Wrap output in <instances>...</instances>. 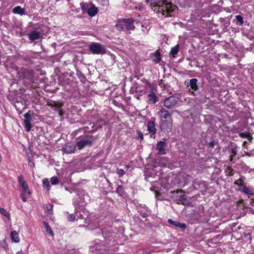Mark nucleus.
<instances>
[{
  "label": "nucleus",
  "mask_w": 254,
  "mask_h": 254,
  "mask_svg": "<svg viewBox=\"0 0 254 254\" xmlns=\"http://www.w3.org/2000/svg\"><path fill=\"white\" fill-rule=\"evenodd\" d=\"M93 140L84 138L82 139L78 140L76 143V147L78 150H81L85 147H90L92 145Z\"/></svg>",
  "instance_id": "0eeeda50"
},
{
  "label": "nucleus",
  "mask_w": 254,
  "mask_h": 254,
  "mask_svg": "<svg viewBox=\"0 0 254 254\" xmlns=\"http://www.w3.org/2000/svg\"><path fill=\"white\" fill-rule=\"evenodd\" d=\"M180 100L175 96H171L164 100L163 105L165 107L169 109L176 108L179 106Z\"/></svg>",
  "instance_id": "39448f33"
},
{
  "label": "nucleus",
  "mask_w": 254,
  "mask_h": 254,
  "mask_svg": "<svg viewBox=\"0 0 254 254\" xmlns=\"http://www.w3.org/2000/svg\"><path fill=\"white\" fill-rule=\"evenodd\" d=\"M137 132L139 137L141 139H142L143 136L142 133L139 130L137 131Z\"/></svg>",
  "instance_id": "a19ab883"
},
{
  "label": "nucleus",
  "mask_w": 254,
  "mask_h": 254,
  "mask_svg": "<svg viewBox=\"0 0 254 254\" xmlns=\"http://www.w3.org/2000/svg\"><path fill=\"white\" fill-rule=\"evenodd\" d=\"M160 128L168 132L171 131L172 128V120H161Z\"/></svg>",
  "instance_id": "6e6552de"
},
{
  "label": "nucleus",
  "mask_w": 254,
  "mask_h": 254,
  "mask_svg": "<svg viewBox=\"0 0 254 254\" xmlns=\"http://www.w3.org/2000/svg\"><path fill=\"white\" fill-rule=\"evenodd\" d=\"M116 173L119 178L122 177L125 174L124 170L122 169H117Z\"/></svg>",
  "instance_id": "7c9ffc66"
},
{
  "label": "nucleus",
  "mask_w": 254,
  "mask_h": 254,
  "mask_svg": "<svg viewBox=\"0 0 254 254\" xmlns=\"http://www.w3.org/2000/svg\"><path fill=\"white\" fill-rule=\"evenodd\" d=\"M12 12L14 14H19L21 16L25 14V10L23 8L20 6H16L14 7L12 10Z\"/></svg>",
  "instance_id": "f3484780"
},
{
  "label": "nucleus",
  "mask_w": 254,
  "mask_h": 254,
  "mask_svg": "<svg viewBox=\"0 0 254 254\" xmlns=\"http://www.w3.org/2000/svg\"><path fill=\"white\" fill-rule=\"evenodd\" d=\"M133 22L134 21L130 18L123 19L118 21L115 27L117 30L120 31L132 30L135 29V26L133 25Z\"/></svg>",
  "instance_id": "7ed1b4c3"
},
{
  "label": "nucleus",
  "mask_w": 254,
  "mask_h": 254,
  "mask_svg": "<svg viewBox=\"0 0 254 254\" xmlns=\"http://www.w3.org/2000/svg\"><path fill=\"white\" fill-rule=\"evenodd\" d=\"M123 189V187L122 186H118L116 189V191L119 192L120 190Z\"/></svg>",
  "instance_id": "37998d69"
},
{
  "label": "nucleus",
  "mask_w": 254,
  "mask_h": 254,
  "mask_svg": "<svg viewBox=\"0 0 254 254\" xmlns=\"http://www.w3.org/2000/svg\"><path fill=\"white\" fill-rule=\"evenodd\" d=\"M151 59H152L153 62H154V63L156 64L158 63L161 60L160 55L157 53L152 54L151 55Z\"/></svg>",
  "instance_id": "aec40b11"
},
{
  "label": "nucleus",
  "mask_w": 254,
  "mask_h": 254,
  "mask_svg": "<svg viewBox=\"0 0 254 254\" xmlns=\"http://www.w3.org/2000/svg\"><path fill=\"white\" fill-rule=\"evenodd\" d=\"M40 35L41 33L39 31L37 30H33L28 34V37L31 41H34L35 40L39 39L41 37Z\"/></svg>",
  "instance_id": "f8f14e48"
},
{
  "label": "nucleus",
  "mask_w": 254,
  "mask_h": 254,
  "mask_svg": "<svg viewBox=\"0 0 254 254\" xmlns=\"http://www.w3.org/2000/svg\"><path fill=\"white\" fill-rule=\"evenodd\" d=\"M233 170L230 167H227L225 170V173L226 176H232L233 175Z\"/></svg>",
  "instance_id": "cd10ccee"
},
{
  "label": "nucleus",
  "mask_w": 254,
  "mask_h": 254,
  "mask_svg": "<svg viewBox=\"0 0 254 254\" xmlns=\"http://www.w3.org/2000/svg\"><path fill=\"white\" fill-rule=\"evenodd\" d=\"M89 50L93 54L99 55L105 53V47L98 43H92L89 46Z\"/></svg>",
  "instance_id": "423d86ee"
},
{
  "label": "nucleus",
  "mask_w": 254,
  "mask_h": 254,
  "mask_svg": "<svg viewBox=\"0 0 254 254\" xmlns=\"http://www.w3.org/2000/svg\"><path fill=\"white\" fill-rule=\"evenodd\" d=\"M77 75L80 78H82V79H85V77L84 76V75L82 74V73L81 72H79V73H78L77 74Z\"/></svg>",
  "instance_id": "4c0bfd02"
},
{
  "label": "nucleus",
  "mask_w": 254,
  "mask_h": 254,
  "mask_svg": "<svg viewBox=\"0 0 254 254\" xmlns=\"http://www.w3.org/2000/svg\"><path fill=\"white\" fill-rule=\"evenodd\" d=\"M0 213L5 217L9 216V213L3 208H0Z\"/></svg>",
  "instance_id": "473e14b6"
},
{
  "label": "nucleus",
  "mask_w": 254,
  "mask_h": 254,
  "mask_svg": "<svg viewBox=\"0 0 254 254\" xmlns=\"http://www.w3.org/2000/svg\"><path fill=\"white\" fill-rule=\"evenodd\" d=\"M197 81L198 80L196 78H192L190 80V85L191 89L194 91H196L198 89Z\"/></svg>",
  "instance_id": "a211bd4d"
},
{
  "label": "nucleus",
  "mask_w": 254,
  "mask_h": 254,
  "mask_svg": "<svg viewBox=\"0 0 254 254\" xmlns=\"http://www.w3.org/2000/svg\"><path fill=\"white\" fill-rule=\"evenodd\" d=\"M235 20L237 21L236 24L239 26H242L244 24V21L243 18L242 16L237 15L235 16Z\"/></svg>",
  "instance_id": "b1692460"
},
{
  "label": "nucleus",
  "mask_w": 254,
  "mask_h": 254,
  "mask_svg": "<svg viewBox=\"0 0 254 254\" xmlns=\"http://www.w3.org/2000/svg\"><path fill=\"white\" fill-rule=\"evenodd\" d=\"M56 106H57V108H58V109H59V108L61 107V106H58L57 105Z\"/></svg>",
  "instance_id": "09e8293b"
},
{
  "label": "nucleus",
  "mask_w": 254,
  "mask_h": 254,
  "mask_svg": "<svg viewBox=\"0 0 254 254\" xmlns=\"http://www.w3.org/2000/svg\"><path fill=\"white\" fill-rule=\"evenodd\" d=\"M139 212L142 216L145 218L148 216V214L150 213V211L149 210L148 208H146L144 212H142L141 210H139Z\"/></svg>",
  "instance_id": "72a5a7b5"
},
{
  "label": "nucleus",
  "mask_w": 254,
  "mask_h": 254,
  "mask_svg": "<svg viewBox=\"0 0 254 254\" xmlns=\"http://www.w3.org/2000/svg\"><path fill=\"white\" fill-rule=\"evenodd\" d=\"M157 100V97L154 92H151L147 95L146 102L148 104H154Z\"/></svg>",
  "instance_id": "4468645a"
},
{
  "label": "nucleus",
  "mask_w": 254,
  "mask_h": 254,
  "mask_svg": "<svg viewBox=\"0 0 254 254\" xmlns=\"http://www.w3.org/2000/svg\"><path fill=\"white\" fill-rule=\"evenodd\" d=\"M17 181L19 187L22 189L21 192L20 194V197L23 202H26L27 198L31 195V192L29 189L27 183L24 180L22 175L18 176Z\"/></svg>",
  "instance_id": "f03ea898"
},
{
  "label": "nucleus",
  "mask_w": 254,
  "mask_h": 254,
  "mask_svg": "<svg viewBox=\"0 0 254 254\" xmlns=\"http://www.w3.org/2000/svg\"><path fill=\"white\" fill-rule=\"evenodd\" d=\"M43 208L44 210L47 211L48 214H52L53 211V205L52 204L48 203L44 205Z\"/></svg>",
  "instance_id": "412c9836"
},
{
  "label": "nucleus",
  "mask_w": 254,
  "mask_h": 254,
  "mask_svg": "<svg viewBox=\"0 0 254 254\" xmlns=\"http://www.w3.org/2000/svg\"><path fill=\"white\" fill-rule=\"evenodd\" d=\"M33 114L34 113L33 112L32 113L30 111H29L28 112L25 113L23 116L25 118L24 121H28L29 122H30L32 120V115H33Z\"/></svg>",
  "instance_id": "393cba45"
},
{
  "label": "nucleus",
  "mask_w": 254,
  "mask_h": 254,
  "mask_svg": "<svg viewBox=\"0 0 254 254\" xmlns=\"http://www.w3.org/2000/svg\"><path fill=\"white\" fill-rule=\"evenodd\" d=\"M235 185H238L240 188V184H244V182L242 179H239L237 181H235L234 183Z\"/></svg>",
  "instance_id": "e433bc0d"
},
{
  "label": "nucleus",
  "mask_w": 254,
  "mask_h": 254,
  "mask_svg": "<svg viewBox=\"0 0 254 254\" xmlns=\"http://www.w3.org/2000/svg\"><path fill=\"white\" fill-rule=\"evenodd\" d=\"M42 183L44 187H46L47 190H50V182L47 178L44 179L42 181Z\"/></svg>",
  "instance_id": "bb28decb"
},
{
  "label": "nucleus",
  "mask_w": 254,
  "mask_h": 254,
  "mask_svg": "<svg viewBox=\"0 0 254 254\" xmlns=\"http://www.w3.org/2000/svg\"><path fill=\"white\" fill-rule=\"evenodd\" d=\"M28 165L31 168H34L35 163L32 159L29 158L28 159Z\"/></svg>",
  "instance_id": "c9c22d12"
},
{
  "label": "nucleus",
  "mask_w": 254,
  "mask_h": 254,
  "mask_svg": "<svg viewBox=\"0 0 254 254\" xmlns=\"http://www.w3.org/2000/svg\"><path fill=\"white\" fill-rule=\"evenodd\" d=\"M244 237L247 240L249 241L250 243L252 241V234L249 232H245L243 234Z\"/></svg>",
  "instance_id": "c85d7f7f"
},
{
  "label": "nucleus",
  "mask_w": 254,
  "mask_h": 254,
  "mask_svg": "<svg viewBox=\"0 0 254 254\" xmlns=\"http://www.w3.org/2000/svg\"><path fill=\"white\" fill-rule=\"evenodd\" d=\"M50 182L53 185H57L59 184V180L57 177H52L50 179Z\"/></svg>",
  "instance_id": "c756f323"
},
{
  "label": "nucleus",
  "mask_w": 254,
  "mask_h": 254,
  "mask_svg": "<svg viewBox=\"0 0 254 254\" xmlns=\"http://www.w3.org/2000/svg\"><path fill=\"white\" fill-rule=\"evenodd\" d=\"M75 216L73 214H69V216L67 217L68 221L73 222L75 220Z\"/></svg>",
  "instance_id": "f704fd0d"
},
{
  "label": "nucleus",
  "mask_w": 254,
  "mask_h": 254,
  "mask_svg": "<svg viewBox=\"0 0 254 254\" xmlns=\"http://www.w3.org/2000/svg\"><path fill=\"white\" fill-rule=\"evenodd\" d=\"M24 126L27 132H29L30 131L31 127H32V125L30 123V122H29L28 121H24Z\"/></svg>",
  "instance_id": "a878e982"
},
{
  "label": "nucleus",
  "mask_w": 254,
  "mask_h": 254,
  "mask_svg": "<svg viewBox=\"0 0 254 254\" xmlns=\"http://www.w3.org/2000/svg\"><path fill=\"white\" fill-rule=\"evenodd\" d=\"M103 2H106L107 4H108V1L107 0H102Z\"/></svg>",
  "instance_id": "49530a36"
},
{
  "label": "nucleus",
  "mask_w": 254,
  "mask_h": 254,
  "mask_svg": "<svg viewBox=\"0 0 254 254\" xmlns=\"http://www.w3.org/2000/svg\"><path fill=\"white\" fill-rule=\"evenodd\" d=\"M163 82H164L163 80L161 79L158 81V84L159 85H161L162 84H163Z\"/></svg>",
  "instance_id": "c03bdc74"
},
{
  "label": "nucleus",
  "mask_w": 254,
  "mask_h": 254,
  "mask_svg": "<svg viewBox=\"0 0 254 254\" xmlns=\"http://www.w3.org/2000/svg\"><path fill=\"white\" fill-rule=\"evenodd\" d=\"M80 4L82 12L90 17L94 16L98 11V8L92 3L81 2Z\"/></svg>",
  "instance_id": "20e7f679"
},
{
  "label": "nucleus",
  "mask_w": 254,
  "mask_h": 254,
  "mask_svg": "<svg viewBox=\"0 0 254 254\" xmlns=\"http://www.w3.org/2000/svg\"><path fill=\"white\" fill-rule=\"evenodd\" d=\"M75 213H76V215H77L78 218H83V216L80 212L79 213V214H78V212L75 211Z\"/></svg>",
  "instance_id": "79ce46f5"
},
{
  "label": "nucleus",
  "mask_w": 254,
  "mask_h": 254,
  "mask_svg": "<svg viewBox=\"0 0 254 254\" xmlns=\"http://www.w3.org/2000/svg\"><path fill=\"white\" fill-rule=\"evenodd\" d=\"M253 137L252 136H250V138H249V139H252Z\"/></svg>",
  "instance_id": "de8ad7c7"
},
{
  "label": "nucleus",
  "mask_w": 254,
  "mask_h": 254,
  "mask_svg": "<svg viewBox=\"0 0 254 254\" xmlns=\"http://www.w3.org/2000/svg\"><path fill=\"white\" fill-rule=\"evenodd\" d=\"M147 130L150 133V137L154 138L155 137V134L156 132V129L155 128V124L154 121H150L147 123Z\"/></svg>",
  "instance_id": "1a4fd4ad"
},
{
  "label": "nucleus",
  "mask_w": 254,
  "mask_h": 254,
  "mask_svg": "<svg viewBox=\"0 0 254 254\" xmlns=\"http://www.w3.org/2000/svg\"><path fill=\"white\" fill-rule=\"evenodd\" d=\"M161 120H172L171 114L165 109H162L158 113Z\"/></svg>",
  "instance_id": "9d476101"
},
{
  "label": "nucleus",
  "mask_w": 254,
  "mask_h": 254,
  "mask_svg": "<svg viewBox=\"0 0 254 254\" xmlns=\"http://www.w3.org/2000/svg\"><path fill=\"white\" fill-rule=\"evenodd\" d=\"M64 151L67 154L73 153L75 150V146L73 145L67 144L64 148Z\"/></svg>",
  "instance_id": "dca6fc26"
},
{
  "label": "nucleus",
  "mask_w": 254,
  "mask_h": 254,
  "mask_svg": "<svg viewBox=\"0 0 254 254\" xmlns=\"http://www.w3.org/2000/svg\"><path fill=\"white\" fill-rule=\"evenodd\" d=\"M16 254H24V253L22 251H18L17 252Z\"/></svg>",
  "instance_id": "a18cd8bd"
},
{
  "label": "nucleus",
  "mask_w": 254,
  "mask_h": 254,
  "mask_svg": "<svg viewBox=\"0 0 254 254\" xmlns=\"http://www.w3.org/2000/svg\"><path fill=\"white\" fill-rule=\"evenodd\" d=\"M179 51V47L178 45L172 47L171 49L170 54L173 57H175L176 55L178 54Z\"/></svg>",
  "instance_id": "4be33fe9"
},
{
  "label": "nucleus",
  "mask_w": 254,
  "mask_h": 254,
  "mask_svg": "<svg viewBox=\"0 0 254 254\" xmlns=\"http://www.w3.org/2000/svg\"><path fill=\"white\" fill-rule=\"evenodd\" d=\"M239 190L245 194L253 195L254 194L253 191L251 190L247 186L244 184H240V188Z\"/></svg>",
  "instance_id": "2eb2a0df"
},
{
  "label": "nucleus",
  "mask_w": 254,
  "mask_h": 254,
  "mask_svg": "<svg viewBox=\"0 0 254 254\" xmlns=\"http://www.w3.org/2000/svg\"><path fill=\"white\" fill-rule=\"evenodd\" d=\"M166 147V143L165 141H160L156 145V150L158 151L159 155H164L166 154L165 148Z\"/></svg>",
  "instance_id": "9b49d317"
},
{
  "label": "nucleus",
  "mask_w": 254,
  "mask_h": 254,
  "mask_svg": "<svg viewBox=\"0 0 254 254\" xmlns=\"http://www.w3.org/2000/svg\"><path fill=\"white\" fill-rule=\"evenodd\" d=\"M168 223L174 226L176 228H179L180 229L184 230L186 228V225L185 223H181L178 221H173L171 219L168 220Z\"/></svg>",
  "instance_id": "ddd939ff"
},
{
  "label": "nucleus",
  "mask_w": 254,
  "mask_h": 254,
  "mask_svg": "<svg viewBox=\"0 0 254 254\" xmlns=\"http://www.w3.org/2000/svg\"><path fill=\"white\" fill-rule=\"evenodd\" d=\"M10 238L12 241L15 243H18L19 242L18 234L15 231H12L11 232L10 234Z\"/></svg>",
  "instance_id": "6ab92c4d"
},
{
  "label": "nucleus",
  "mask_w": 254,
  "mask_h": 254,
  "mask_svg": "<svg viewBox=\"0 0 254 254\" xmlns=\"http://www.w3.org/2000/svg\"><path fill=\"white\" fill-rule=\"evenodd\" d=\"M236 151H235V150L234 149H232V153L231 155V157L232 158V157L235 156L236 155Z\"/></svg>",
  "instance_id": "ea45409f"
},
{
  "label": "nucleus",
  "mask_w": 254,
  "mask_h": 254,
  "mask_svg": "<svg viewBox=\"0 0 254 254\" xmlns=\"http://www.w3.org/2000/svg\"><path fill=\"white\" fill-rule=\"evenodd\" d=\"M43 224H44V227L46 229V232L50 235H51V236H53L54 235V233H53V231L52 230V229L50 227V226H49V225L48 224V223H47L45 221H44L43 222Z\"/></svg>",
  "instance_id": "5701e85b"
},
{
  "label": "nucleus",
  "mask_w": 254,
  "mask_h": 254,
  "mask_svg": "<svg viewBox=\"0 0 254 254\" xmlns=\"http://www.w3.org/2000/svg\"><path fill=\"white\" fill-rule=\"evenodd\" d=\"M187 198V195L185 194L181 195L179 198V201L181 202L182 204H185V201L186 200Z\"/></svg>",
  "instance_id": "2f4dec72"
},
{
  "label": "nucleus",
  "mask_w": 254,
  "mask_h": 254,
  "mask_svg": "<svg viewBox=\"0 0 254 254\" xmlns=\"http://www.w3.org/2000/svg\"><path fill=\"white\" fill-rule=\"evenodd\" d=\"M145 2L151 5L152 9L157 11L165 17L171 16V13L174 12L177 7L171 2L162 0H145Z\"/></svg>",
  "instance_id": "f257e3e1"
},
{
  "label": "nucleus",
  "mask_w": 254,
  "mask_h": 254,
  "mask_svg": "<svg viewBox=\"0 0 254 254\" xmlns=\"http://www.w3.org/2000/svg\"><path fill=\"white\" fill-rule=\"evenodd\" d=\"M215 144V143L214 142V141H211L208 143L209 147L211 148H214Z\"/></svg>",
  "instance_id": "58836bf2"
}]
</instances>
